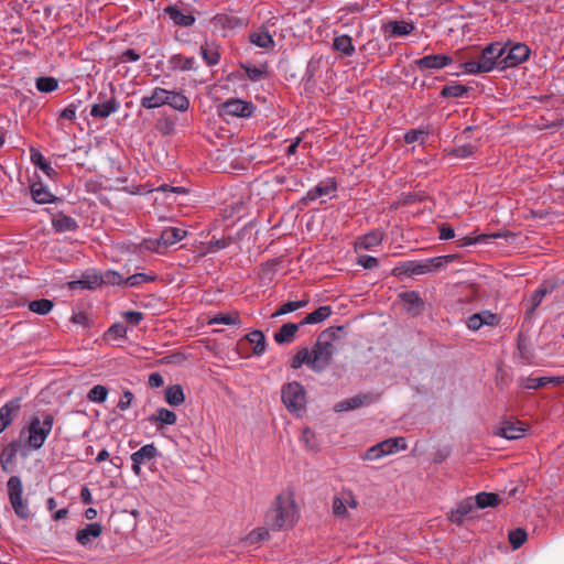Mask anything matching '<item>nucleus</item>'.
<instances>
[{
	"instance_id": "f257e3e1",
	"label": "nucleus",
	"mask_w": 564,
	"mask_h": 564,
	"mask_svg": "<svg viewBox=\"0 0 564 564\" xmlns=\"http://www.w3.org/2000/svg\"><path fill=\"white\" fill-rule=\"evenodd\" d=\"M297 520V508L291 492L278 495L267 512V524L274 531L293 528Z\"/></svg>"
},
{
	"instance_id": "1a4fd4ad",
	"label": "nucleus",
	"mask_w": 564,
	"mask_h": 564,
	"mask_svg": "<svg viewBox=\"0 0 564 564\" xmlns=\"http://www.w3.org/2000/svg\"><path fill=\"white\" fill-rule=\"evenodd\" d=\"M254 109L256 107L252 102L243 101L241 99H229L221 105L220 113L247 118L253 113Z\"/></svg>"
},
{
	"instance_id": "58836bf2",
	"label": "nucleus",
	"mask_w": 564,
	"mask_h": 564,
	"mask_svg": "<svg viewBox=\"0 0 564 564\" xmlns=\"http://www.w3.org/2000/svg\"><path fill=\"white\" fill-rule=\"evenodd\" d=\"M501 499L498 494L494 492H479L475 497L476 507L485 509L487 507H496L500 503Z\"/></svg>"
},
{
	"instance_id": "cd10ccee",
	"label": "nucleus",
	"mask_w": 564,
	"mask_h": 564,
	"mask_svg": "<svg viewBox=\"0 0 564 564\" xmlns=\"http://www.w3.org/2000/svg\"><path fill=\"white\" fill-rule=\"evenodd\" d=\"M336 189L335 182L319 183L313 189L308 191L306 196L302 198V202L306 205L308 202L315 200L318 197L329 195Z\"/></svg>"
},
{
	"instance_id": "473e14b6",
	"label": "nucleus",
	"mask_w": 564,
	"mask_h": 564,
	"mask_svg": "<svg viewBox=\"0 0 564 564\" xmlns=\"http://www.w3.org/2000/svg\"><path fill=\"white\" fill-rule=\"evenodd\" d=\"M332 314V307L330 306H321L314 312L307 314L301 322L300 325H307V324H317L326 318H328Z\"/></svg>"
},
{
	"instance_id": "412c9836",
	"label": "nucleus",
	"mask_w": 564,
	"mask_h": 564,
	"mask_svg": "<svg viewBox=\"0 0 564 564\" xmlns=\"http://www.w3.org/2000/svg\"><path fill=\"white\" fill-rule=\"evenodd\" d=\"M119 109V101L112 97L109 100L95 104L91 107L90 116L94 118H108L111 113Z\"/></svg>"
},
{
	"instance_id": "4468645a",
	"label": "nucleus",
	"mask_w": 564,
	"mask_h": 564,
	"mask_svg": "<svg viewBox=\"0 0 564 564\" xmlns=\"http://www.w3.org/2000/svg\"><path fill=\"white\" fill-rule=\"evenodd\" d=\"M415 65L420 69H441L453 63V58L445 54H432L416 59Z\"/></svg>"
},
{
	"instance_id": "393cba45",
	"label": "nucleus",
	"mask_w": 564,
	"mask_h": 564,
	"mask_svg": "<svg viewBox=\"0 0 564 564\" xmlns=\"http://www.w3.org/2000/svg\"><path fill=\"white\" fill-rule=\"evenodd\" d=\"M150 422L156 424V429L161 430L163 425H173L176 423V414L165 408L158 409L156 413L149 417Z\"/></svg>"
},
{
	"instance_id": "7ed1b4c3",
	"label": "nucleus",
	"mask_w": 564,
	"mask_h": 564,
	"mask_svg": "<svg viewBox=\"0 0 564 564\" xmlns=\"http://www.w3.org/2000/svg\"><path fill=\"white\" fill-rule=\"evenodd\" d=\"M169 105L173 109L184 112L189 107V100L181 93L167 90L161 87L153 89L151 96L141 98V106L145 109L159 108Z\"/></svg>"
},
{
	"instance_id": "7c9ffc66",
	"label": "nucleus",
	"mask_w": 564,
	"mask_h": 564,
	"mask_svg": "<svg viewBox=\"0 0 564 564\" xmlns=\"http://www.w3.org/2000/svg\"><path fill=\"white\" fill-rule=\"evenodd\" d=\"M165 401L172 406H178L184 403L185 395L182 386H170L164 391Z\"/></svg>"
},
{
	"instance_id": "3c124183",
	"label": "nucleus",
	"mask_w": 564,
	"mask_h": 564,
	"mask_svg": "<svg viewBox=\"0 0 564 564\" xmlns=\"http://www.w3.org/2000/svg\"><path fill=\"white\" fill-rule=\"evenodd\" d=\"M70 289H76L80 286L82 289H94L97 285H100V276L97 274L87 275L82 280L70 282Z\"/></svg>"
},
{
	"instance_id": "ddd939ff",
	"label": "nucleus",
	"mask_w": 564,
	"mask_h": 564,
	"mask_svg": "<svg viewBox=\"0 0 564 564\" xmlns=\"http://www.w3.org/2000/svg\"><path fill=\"white\" fill-rule=\"evenodd\" d=\"M499 322L500 318L497 314H494L490 311H481L469 316L466 324L469 329L478 330L484 325L497 326Z\"/></svg>"
},
{
	"instance_id": "20e7f679",
	"label": "nucleus",
	"mask_w": 564,
	"mask_h": 564,
	"mask_svg": "<svg viewBox=\"0 0 564 564\" xmlns=\"http://www.w3.org/2000/svg\"><path fill=\"white\" fill-rule=\"evenodd\" d=\"M53 424V414L46 412H37L33 414L26 427L29 433V446L34 449L41 448L51 433Z\"/></svg>"
},
{
	"instance_id": "e2e57ef3",
	"label": "nucleus",
	"mask_w": 564,
	"mask_h": 564,
	"mask_svg": "<svg viewBox=\"0 0 564 564\" xmlns=\"http://www.w3.org/2000/svg\"><path fill=\"white\" fill-rule=\"evenodd\" d=\"M475 150L476 148L473 144H464L454 150V155L462 159L469 158L475 153Z\"/></svg>"
},
{
	"instance_id": "bb28decb",
	"label": "nucleus",
	"mask_w": 564,
	"mask_h": 564,
	"mask_svg": "<svg viewBox=\"0 0 564 564\" xmlns=\"http://www.w3.org/2000/svg\"><path fill=\"white\" fill-rule=\"evenodd\" d=\"M249 39L252 44L261 48H270L274 46L273 37L264 26L259 28L257 31L252 32Z\"/></svg>"
},
{
	"instance_id": "774afa93",
	"label": "nucleus",
	"mask_w": 564,
	"mask_h": 564,
	"mask_svg": "<svg viewBox=\"0 0 564 564\" xmlns=\"http://www.w3.org/2000/svg\"><path fill=\"white\" fill-rule=\"evenodd\" d=\"M543 301L542 297L538 295V293L533 292L528 301V311L527 315L530 317L534 311L539 307L541 302Z\"/></svg>"
},
{
	"instance_id": "49530a36",
	"label": "nucleus",
	"mask_w": 564,
	"mask_h": 564,
	"mask_svg": "<svg viewBox=\"0 0 564 564\" xmlns=\"http://www.w3.org/2000/svg\"><path fill=\"white\" fill-rule=\"evenodd\" d=\"M240 318L238 313L229 314V313H219L215 315L209 324H224V325H239Z\"/></svg>"
},
{
	"instance_id": "6ab92c4d",
	"label": "nucleus",
	"mask_w": 564,
	"mask_h": 564,
	"mask_svg": "<svg viewBox=\"0 0 564 564\" xmlns=\"http://www.w3.org/2000/svg\"><path fill=\"white\" fill-rule=\"evenodd\" d=\"M52 226L56 232L76 231L77 221L63 213H57L52 217Z\"/></svg>"
},
{
	"instance_id": "8fccbe9b",
	"label": "nucleus",
	"mask_w": 564,
	"mask_h": 564,
	"mask_svg": "<svg viewBox=\"0 0 564 564\" xmlns=\"http://www.w3.org/2000/svg\"><path fill=\"white\" fill-rule=\"evenodd\" d=\"M108 389L102 384H96L89 390L87 399L91 402L101 403L106 401Z\"/></svg>"
},
{
	"instance_id": "5701e85b",
	"label": "nucleus",
	"mask_w": 564,
	"mask_h": 564,
	"mask_svg": "<svg viewBox=\"0 0 564 564\" xmlns=\"http://www.w3.org/2000/svg\"><path fill=\"white\" fill-rule=\"evenodd\" d=\"M102 532V527L98 522L86 524L84 529L76 532V540L82 545H87L93 538H98Z\"/></svg>"
},
{
	"instance_id": "69168bd1",
	"label": "nucleus",
	"mask_w": 564,
	"mask_h": 564,
	"mask_svg": "<svg viewBox=\"0 0 564 564\" xmlns=\"http://www.w3.org/2000/svg\"><path fill=\"white\" fill-rule=\"evenodd\" d=\"M141 248H144L150 251L161 252V248H163V243H161V238L156 239H145L141 243Z\"/></svg>"
},
{
	"instance_id": "680f3d73",
	"label": "nucleus",
	"mask_w": 564,
	"mask_h": 564,
	"mask_svg": "<svg viewBox=\"0 0 564 564\" xmlns=\"http://www.w3.org/2000/svg\"><path fill=\"white\" fill-rule=\"evenodd\" d=\"M383 456H384V454L380 447V444L378 443V444L373 445L372 447L368 448L365 452V454L362 455V458L367 459V460H376Z\"/></svg>"
},
{
	"instance_id": "864d4df0",
	"label": "nucleus",
	"mask_w": 564,
	"mask_h": 564,
	"mask_svg": "<svg viewBox=\"0 0 564 564\" xmlns=\"http://www.w3.org/2000/svg\"><path fill=\"white\" fill-rule=\"evenodd\" d=\"M100 284L120 285L124 284V279L118 272L109 270L100 275Z\"/></svg>"
},
{
	"instance_id": "6e6552de",
	"label": "nucleus",
	"mask_w": 564,
	"mask_h": 564,
	"mask_svg": "<svg viewBox=\"0 0 564 564\" xmlns=\"http://www.w3.org/2000/svg\"><path fill=\"white\" fill-rule=\"evenodd\" d=\"M530 48L523 43H517L507 48L503 57L500 59L501 68L514 67L527 61L530 56Z\"/></svg>"
},
{
	"instance_id": "0e129e2a",
	"label": "nucleus",
	"mask_w": 564,
	"mask_h": 564,
	"mask_svg": "<svg viewBox=\"0 0 564 564\" xmlns=\"http://www.w3.org/2000/svg\"><path fill=\"white\" fill-rule=\"evenodd\" d=\"M357 263L364 267L365 269H373L378 267L379 261L375 257L365 254L358 257Z\"/></svg>"
},
{
	"instance_id": "de8ad7c7",
	"label": "nucleus",
	"mask_w": 564,
	"mask_h": 564,
	"mask_svg": "<svg viewBox=\"0 0 564 564\" xmlns=\"http://www.w3.org/2000/svg\"><path fill=\"white\" fill-rule=\"evenodd\" d=\"M58 87V80L54 77L43 76L36 79V88L41 93H52Z\"/></svg>"
},
{
	"instance_id": "4be33fe9",
	"label": "nucleus",
	"mask_w": 564,
	"mask_h": 564,
	"mask_svg": "<svg viewBox=\"0 0 564 564\" xmlns=\"http://www.w3.org/2000/svg\"><path fill=\"white\" fill-rule=\"evenodd\" d=\"M301 327L300 323H286L283 324L280 329L274 334V340L279 345L290 344L294 340L295 334Z\"/></svg>"
},
{
	"instance_id": "338daca9",
	"label": "nucleus",
	"mask_w": 564,
	"mask_h": 564,
	"mask_svg": "<svg viewBox=\"0 0 564 564\" xmlns=\"http://www.w3.org/2000/svg\"><path fill=\"white\" fill-rule=\"evenodd\" d=\"M133 399H134V394L130 390H126L123 392L121 399L119 400L117 408L120 409L121 411H126L127 409L130 408Z\"/></svg>"
},
{
	"instance_id": "f8f14e48",
	"label": "nucleus",
	"mask_w": 564,
	"mask_h": 564,
	"mask_svg": "<svg viewBox=\"0 0 564 564\" xmlns=\"http://www.w3.org/2000/svg\"><path fill=\"white\" fill-rule=\"evenodd\" d=\"M400 301L405 305L411 316H419L424 311V302L416 291H405L399 294Z\"/></svg>"
},
{
	"instance_id": "b1692460",
	"label": "nucleus",
	"mask_w": 564,
	"mask_h": 564,
	"mask_svg": "<svg viewBox=\"0 0 564 564\" xmlns=\"http://www.w3.org/2000/svg\"><path fill=\"white\" fill-rule=\"evenodd\" d=\"M383 30L389 37H397L410 34L414 30V25L405 21H390L383 26Z\"/></svg>"
},
{
	"instance_id": "f03ea898",
	"label": "nucleus",
	"mask_w": 564,
	"mask_h": 564,
	"mask_svg": "<svg viewBox=\"0 0 564 564\" xmlns=\"http://www.w3.org/2000/svg\"><path fill=\"white\" fill-rule=\"evenodd\" d=\"M507 51V45L496 42L487 45L480 54L478 61H468L460 65L465 73L480 74L488 73L495 68L496 65H501L500 59Z\"/></svg>"
},
{
	"instance_id": "37998d69",
	"label": "nucleus",
	"mask_w": 564,
	"mask_h": 564,
	"mask_svg": "<svg viewBox=\"0 0 564 564\" xmlns=\"http://www.w3.org/2000/svg\"><path fill=\"white\" fill-rule=\"evenodd\" d=\"M53 306H54V303L47 299L31 301L28 304L29 310L39 315L48 314L51 312V310L53 308Z\"/></svg>"
},
{
	"instance_id": "ea45409f",
	"label": "nucleus",
	"mask_w": 564,
	"mask_h": 564,
	"mask_svg": "<svg viewBox=\"0 0 564 564\" xmlns=\"http://www.w3.org/2000/svg\"><path fill=\"white\" fill-rule=\"evenodd\" d=\"M455 256H440L424 260V267H426L425 273L435 272L444 268L445 264L452 262Z\"/></svg>"
},
{
	"instance_id": "9d476101",
	"label": "nucleus",
	"mask_w": 564,
	"mask_h": 564,
	"mask_svg": "<svg viewBox=\"0 0 564 564\" xmlns=\"http://www.w3.org/2000/svg\"><path fill=\"white\" fill-rule=\"evenodd\" d=\"M159 455L154 444H147L131 455L132 470L139 476L141 474V465L154 459Z\"/></svg>"
},
{
	"instance_id": "c03bdc74",
	"label": "nucleus",
	"mask_w": 564,
	"mask_h": 564,
	"mask_svg": "<svg viewBox=\"0 0 564 564\" xmlns=\"http://www.w3.org/2000/svg\"><path fill=\"white\" fill-rule=\"evenodd\" d=\"M311 352L308 348H301L290 360V367L292 369H299L303 365L310 368Z\"/></svg>"
},
{
	"instance_id": "f3484780",
	"label": "nucleus",
	"mask_w": 564,
	"mask_h": 564,
	"mask_svg": "<svg viewBox=\"0 0 564 564\" xmlns=\"http://www.w3.org/2000/svg\"><path fill=\"white\" fill-rule=\"evenodd\" d=\"M426 267H424V261H405L400 265L393 269L392 273L395 276L399 275H422L425 273Z\"/></svg>"
},
{
	"instance_id": "9b49d317",
	"label": "nucleus",
	"mask_w": 564,
	"mask_h": 564,
	"mask_svg": "<svg viewBox=\"0 0 564 564\" xmlns=\"http://www.w3.org/2000/svg\"><path fill=\"white\" fill-rule=\"evenodd\" d=\"M376 401V398L372 394L369 393H361L354 395L349 399L343 400L335 404L334 411L335 412H344V411H350L359 409L364 405H368Z\"/></svg>"
},
{
	"instance_id": "423d86ee",
	"label": "nucleus",
	"mask_w": 564,
	"mask_h": 564,
	"mask_svg": "<svg viewBox=\"0 0 564 564\" xmlns=\"http://www.w3.org/2000/svg\"><path fill=\"white\" fill-rule=\"evenodd\" d=\"M7 486L9 500L15 514L19 518L26 520L30 517L31 512L28 507V503L24 502L22 499L23 487L20 477L11 476L7 482Z\"/></svg>"
},
{
	"instance_id": "aec40b11",
	"label": "nucleus",
	"mask_w": 564,
	"mask_h": 564,
	"mask_svg": "<svg viewBox=\"0 0 564 564\" xmlns=\"http://www.w3.org/2000/svg\"><path fill=\"white\" fill-rule=\"evenodd\" d=\"M164 12L176 25L186 28L195 23V17L193 14L184 13L175 6H167Z\"/></svg>"
},
{
	"instance_id": "c756f323",
	"label": "nucleus",
	"mask_w": 564,
	"mask_h": 564,
	"mask_svg": "<svg viewBox=\"0 0 564 564\" xmlns=\"http://www.w3.org/2000/svg\"><path fill=\"white\" fill-rule=\"evenodd\" d=\"M213 24L220 29H236L239 26H243V21L235 15H229L226 13H218L216 14L213 20Z\"/></svg>"
},
{
	"instance_id": "09e8293b",
	"label": "nucleus",
	"mask_w": 564,
	"mask_h": 564,
	"mask_svg": "<svg viewBox=\"0 0 564 564\" xmlns=\"http://www.w3.org/2000/svg\"><path fill=\"white\" fill-rule=\"evenodd\" d=\"M528 534L524 529L517 528L509 532V542L513 550H517L523 545L527 541Z\"/></svg>"
},
{
	"instance_id": "603ef678",
	"label": "nucleus",
	"mask_w": 564,
	"mask_h": 564,
	"mask_svg": "<svg viewBox=\"0 0 564 564\" xmlns=\"http://www.w3.org/2000/svg\"><path fill=\"white\" fill-rule=\"evenodd\" d=\"M551 381L547 377L540 378H522L520 380V386L524 389H538L546 386Z\"/></svg>"
},
{
	"instance_id": "4c0bfd02",
	"label": "nucleus",
	"mask_w": 564,
	"mask_h": 564,
	"mask_svg": "<svg viewBox=\"0 0 564 564\" xmlns=\"http://www.w3.org/2000/svg\"><path fill=\"white\" fill-rule=\"evenodd\" d=\"M169 64L172 69L176 70H191L194 69L195 58L194 57H185L181 54H175L171 56Z\"/></svg>"
},
{
	"instance_id": "2f4dec72",
	"label": "nucleus",
	"mask_w": 564,
	"mask_h": 564,
	"mask_svg": "<svg viewBox=\"0 0 564 564\" xmlns=\"http://www.w3.org/2000/svg\"><path fill=\"white\" fill-rule=\"evenodd\" d=\"M333 47L335 51L340 52L345 56H352L355 53L352 40L347 34L336 36L333 41Z\"/></svg>"
},
{
	"instance_id": "5fc2aeb1",
	"label": "nucleus",
	"mask_w": 564,
	"mask_h": 564,
	"mask_svg": "<svg viewBox=\"0 0 564 564\" xmlns=\"http://www.w3.org/2000/svg\"><path fill=\"white\" fill-rule=\"evenodd\" d=\"M269 530L267 528H256L246 538L249 544H257L269 539Z\"/></svg>"
},
{
	"instance_id": "a878e982",
	"label": "nucleus",
	"mask_w": 564,
	"mask_h": 564,
	"mask_svg": "<svg viewBox=\"0 0 564 564\" xmlns=\"http://www.w3.org/2000/svg\"><path fill=\"white\" fill-rule=\"evenodd\" d=\"M30 191L32 198L37 204L53 203L57 199L41 182L33 183Z\"/></svg>"
},
{
	"instance_id": "a18cd8bd",
	"label": "nucleus",
	"mask_w": 564,
	"mask_h": 564,
	"mask_svg": "<svg viewBox=\"0 0 564 564\" xmlns=\"http://www.w3.org/2000/svg\"><path fill=\"white\" fill-rule=\"evenodd\" d=\"M307 303H308V301H306V300L286 302L283 305H281L280 308L271 315V317L274 318V317L288 314V313H292L299 308L306 306Z\"/></svg>"
},
{
	"instance_id": "2eb2a0df",
	"label": "nucleus",
	"mask_w": 564,
	"mask_h": 564,
	"mask_svg": "<svg viewBox=\"0 0 564 564\" xmlns=\"http://www.w3.org/2000/svg\"><path fill=\"white\" fill-rule=\"evenodd\" d=\"M21 409V399L14 398L0 408V433H2L18 415Z\"/></svg>"
},
{
	"instance_id": "72a5a7b5",
	"label": "nucleus",
	"mask_w": 564,
	"mask_h": 564,
	"mask_svg": "<svg viewBox=\"0 0 564 564\" xmlns=\"http://www.w3.org/2000/svg\"><path fill=\"white\" fill-rule=\"evenodd\" d=\"M19 447H20V443L18 441H12L2 451L0 464H1V468L3 469V471H6V473L9 471L8 466L13 464Z\"/></svg>"
},
{
	"instance_id": "6e6d98bb",
	"label": "nucleus",
	"mask_w": 564,
	"mask_h": 564,
	"mask_svg": "<svg viewBox=\"0 0 564 564\" xmlns=\"http://www.w3.org/2000/svg\"><path fill=\"white\" fill-rule=\"evenodd\" d=\"M242 68L246 70L247 77L252 82H259L267 73L265 65L262 67L242 65Z\"/></svg>"
},
{
	"instance_id": "a19ab883",
	"label": "nucleus",
	"mask_w": 564,
	"mask_h": 564,
	"mask_svg": "<svg viewBox=\"0 0 564 564\" xmlns=\"http://www.w3.org/2000/svg\"><path fill=\"white\" fill-rule=\"evenodd\" d=\"M250 344H253V354L260 356L265 350V337L261 330H252L247 336Z\"/></svg>"
},
{
	"instance_id": "39448f33",
	"label": "nucleus",
	"mask_w": 564,
	"mask_h": 564,
	"mask_svg": "<svg viewBox=\"0 0 564 564\" xmlns=\"http://www.w3.org/2000/svg\"><path fill=\"white\" fill-rule=\"evenodd\" d=\"M336 350L337 349L334 344H328L327 341L316 339L312 350H310L312 354L310 360V369L315 372L324 371L332 364L333 356L335 355Z\"/></svg>"
},
{
	"instance_id": "c85d7f7f",
	"label": "nucleus",
	"mask_w": 564,
	"mask_h": 564,
	"mask_svg": "<svg viewBox=\"0 0 564 564\" xmlns=\"http://www.w3.org/2000/svg\"><path fill=\"white\" fill-rule=\"evenodd\" d=\"M186 236V230L175 227H167L162 230L160 238L163 248H167L177 241H181Z\"/></svg>"
},
{
	"instance_id": "a211bd4d",
	"label": "nucleus",
	"mask_w": 564,
	"mask_h": 564,
	"mask_svg": "<svg viewBox=\"0 0 564 564\" xmlns=\"http://www.w3.org/2000/svg\"><path fill=\"white\" fill-rule=\"evenodd\" d=\"M525 427L521 422L513 423L511 421H505L499 427L498 435L507 440H518L524 435Z\"/></svg>"
},
{
	"instance_id": "13d9d810",
	"label": "nucleus",
	"mask_w": 564,
	"mask_h": 564,
	"mask_svg": "<svg viewBox=\"0 0 564 564\" xmlns=\"http://www.w3.org/2000/svg\"><path fill=\"white\" fill-rule=\"evenodd\" d=\"M333 513L337 518L348 517L346 503L341 497H335L332 503Z\"/></svg>"
},
{
	"instance_id": "052dcab7",
	"label": "nucleus",
	"mask_w": 564,
	"mask_h": 564,
	"mask_svg": "<svg viewBox=\"0 0 564 564\" xmlns=\"http://www.w3.org/2000/svg\"><path fill=\"white\" fill-rule=\"evenodd\" d=\"M426 134L427 133L424 130H410L404 134V141L409 144L416 141H421V143H423Z\"/></svg>"
},
{
	"instance_id": "c9c22d12",
	"label": "nucleus",
	"mask_w": 564,
	"mask_h": 564,
	"mask_svg": "<svg viewBox=\"0 0 564 564\" xmlns=\"http://www.w3.org/2000/svg\"><path fill=\"white\" fill-rule=\"evenodd\" d=\"M31 161L35 166L41 169L50 178H54L56 176V171L52 167L51 163L44 159L41 152L32 149Z\"/></svg>"
},
{
	"instance_id": "e433bc0d",
	"label": "nucleus",
	"mask_w": 564,
	"mask_h": 564,
	"mask_svg": "<svg viewBox=\"0 0 564 564\" xmlns=\"http://www.w3.org/2000/svg\"><path fill=\"white\" fill-rule=\"evenodd\" d=\"M200 54L208 66H214L219 63L220 53L215 44L206 43L205 45H202Z\"/></svg>"
},
{
	"instance_id": "bf43d9fd",
	"label": "nucleus",
	"mask_w": 564,
	"mask_h": 564,
	"mask_svg": "<svg viewBox=\"0 0 564 564\" xmlns=\"http://www.w3.org/2000/svg\"><path fill=\"white\" fill-rule=\"evenodd\" d=\"M343 327L341 326H338V327H328L326 329H324L317 337V339L322 340V341H327L328 344H333L334 340H336L338 338V335L337 333L339 330H341Z\"/></svg>"
},
{
	"instance_id": "f704fd0d",
	"label": "nucleus",
	"mask_w": 564,
	"mask_h": 564,
	"mask_svg": "<svg viewBox=\"0 0 564 564\" xmlns=\"http://www.w3.org/2000/svg\"><path fill=\"white\" fill-rule=\"evenodd\" d=\"M383 234L379 230L370 231L365 236L360 237L356 242V248L370 249L381 243Z\"/></svg>"
},
{
	"instance_id": "4d7b16f0",
	"label": "nucleus",
	"mask_w": 564,
	"mask_h": 564,
	"mask_svg": "<svg viewBox=\"0 0 564 564\" xmlns=\"http://www.w3.org/2000/svg\"><path fill=\"white\" fill-rule=\"evenodd\" d=\"M154 280H155V275H149V274H145V273H135V274H132V275L128 276L124 280V284H127L129 286H137V285H140L142 283L152 282Z\"/></svg>"
},
{
	"instance_id": "79ce46f5",
	"label": "nucleus",
	"mask_w": 564,
	"mask_h": 564,
	"mask_svg": "<svg viewBox=\"0 0 564 564\" xmlns=\"http://www.w3.org/2000/svg\"><path fill=\"white\" fill-rule=\"evenodd\" d=\"M468 91H469V87L462 85V84L453 83V84L446 85L442 88L441 96L444 98H449V97L458 98V97L465 96Z\"/></svg>"
},
{
	"instance_id": "dca6fc26",
	"label": "nucleus",
	"mask_w": 564,
	"mask_h": 564,
	"mask_svg": "<svg viewBox=\"0 0 564 564\" xmlns=\"http://www.w3.org/2000/svg\"><path fill=\"white\" fill-rule=\"evenodd\" d=\"M475 509H477L475 500L467 498L460 501L455 510L451 511L448 519L453 523L462 524Z\"/></svg>"
},
{
	"instance_id": "0eeeda50",
	"label": "nucleus",
	"mask_w": 564,
	"mask_h": 564,
	"mask_svg": "<svg viewBox=\"0 0 564 564\" xmlns=\"http://www.w3.org/2000/svg\"><path fill=\"white\" fill-rule=\"evenodd\" d=\"M281 398L286 409L291 412H299L305 406V390L303 386L296 381L283 386Z\"/></svg>"
}]
</instances>
